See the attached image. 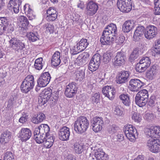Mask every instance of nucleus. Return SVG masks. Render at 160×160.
<instances>
[{"instance_id":"20","label":"nucleus","mask_w":160,"mask_h":160,"mask_svg":"<svg viewBox=\"0 0 160 160\" xmlns=\"http://www.w3.org/2000/svg\"><path fill=\"white\" fill-rule=\"evenodd\" d=\"M145 31V28L142 26H140L137 27L135 31L133 38L135 41H138L141 37L144 34Z\"/></svg>"},{"instance_id":"53","label":"nucleus","mask_w":160,"mask_h":160,"mask_svg":"<svg viewBox=\"0 0 160 160\" xmlns=\"http://www.w3.org/2000/svg\"><path fill=\"white\" fill-rule=\"evenodd\" d=\"M25 48V45L23 42L18 40L14 50L18 51L19 50H22Z\"/></svg>"},{"instance_id":"54","label":"nucleus","mask_w":160,"mask_h":160,"mask_svg":"<svg viewBox=\"0 0 160 160\" xmlns=\"http://www.w3.org/2000/svg\"><path fill=\"white\" fill-rule=\"evenodd\" d=\"M82 51L77 44L70 49V52L73 55L76 54Z\"/></svg>"},{"instance_id":"14","label":"nucleus","mask_w":160,"mask_h":160,"mask_svg":"<svg viewBox=\"0 0 160 160\" xmlns=\"http://www.w3.org/2000/svg\"><path fill=\"white\" fill-rule=\"evenodd\" d=\"M157 34V27L154 26L149 25L145 29L144 36L147 39L150 40L155 37Z\"/></svg>"},{"instance_id":"55","label":"nucleus","mask_w":160,"mask_h":160,"mask_svg":"<svg viewBox=\"0 0 160 160\" xmlns=\"http://www.w3.org/2000/svg\"><path fill=\"white\" fill-rule=\"evenodd\" d=\"M99 145L98 144L94 145L91 148L92 151V152L94 154V155L102 150V149L99 147Z\"/></svg>"},{"instance_id":"18","label":"nucleus","mask_w":160,"mask_h":160,"mask_svg":"<svg viewBox=\"0 0 160 160\" xmlns=\"http://www.w3.org/2000/svg\"><path fill=\"white\" fill-rule=\"evenodd\" d=\"M31 135V131L29 129L22 128L19 132L18 137L22 142H26L30 138Z\"/></svg>"},{"instance_id":"35","label":"nucleus","mask_w":160,"mask_h":160,"mask_svg":"<svg viewBox=\"0 0 160 160\" xmlns=\"http://www.w3.org/2000/svg\"><path fill=\"white\" fill-rule=\"evenodd\" d=\"M120 99L122 102L126 106H129L130 104L129 97L127 94L121 95L119 96Z\"/></svg>"},{"instance_id":"56","label":"nucleus","mask_w":160,"mask_h":160,"mask_svg":"<svg viewBox=\"0 0 160 160\" xmlns=\"http://www.w3.org/2000/svg\"><path fill=\"white\" fill-rule=\"evenodd\" d=\"M41 134V131L40 126L37 128H35L34 132V138H36L38 139V136H39ZM37 140L39 142V140Z\"/></svg>"},{"instance_id":"39","label":"nucleus","mask_w":160,"mask_h":160,"mask_svg":"<svg viewBox=\"0 0 160 160\" xmlns=\"http://www.w3.org/2000/svg\"><path fill=\"white\" fill-rule=\"evenodd\" d=\"M112 54L110 52L108 51L105 53L103 55V60L104 62L107 63L111 60Z\"/></svg>"},{"instance_id":"1","label":"nucleus","mask_w":160,"mask_h":160,"mask_svg":"<svg viewBox=\"0 0 160 160\" xmlns=\"http://www.w3.org/2000/svg\"><path fill=\"white\" fill-rule=\"evenodd\" d=\"M89 126V122L86 117L80 116L77 118L74 124V130L78 134L85 132Z\"/></svg>"},{"instance_id":"63","label":"nucleus","mask_w":160,"mask_h":160,"mask_svg":"<svg viewBox=\"0 0 160 160\" xmlns=\"http://www.w3.org/2000/svg\"><path fill=\"white\" fill-rule=\"evenodd\" d=\"M58 99V97L57 96H56L52 95V96H51L49 101L51 104L54 105L56 103Z\"/></svg>"},{"instance_id":"38","label":"nucleus","mask_w":160,"mask_h":160,"mask_svg":"<svg viewBox=\"0 0 160 160\" xmlns=\"http://www.w3.org/2000/svg\"><path fill=\"white\" fill-rule=\"evenodd\" d=\"M18 21L20 22L22 27H26L29 25V22L26 17L21 16L19 17Z\"/></svg>"},{"instance_id":"37","label":"nucleus","mask_w":160,"mask_h":160,"mask_svg":"<svg viewBox=\"0 0 160 160\" xmlns=\"http://www.w3.org/2000/svg\"><path fill=\"white\" fill-rule=\"evenodd\" d=\"M137 95H138L140 97L143 98L145 101L148 102V91L146 89H143L139 91Z\"/></svg>"},{"instance_id":"24","label":"nucleus","mask_w":160,"mask_h":160,"mask_svg":"<svg viewBox=\"0 0 160 160\" xmlns=\"http://www.w3.org/2000/svg\"><path fill=\"white\" fill-rule=\"evenodd\" d=\"M60 53L59 52L56 51L53 55L51 60L52 65L55 67H57L60 63Z\"/></svg>"},{"instance_id":"6","label":"nucleus","mask_w":160,"mask_h":160,"mask_svg":"<svg viewBox=\"0 0 160 160\" xmlns=\"http://www.w3.org/2000/svg\"><path fill=\"white\" fill-rule=\"evenodd\" d=\"M147 145L151 152L157 153L160 151V140L151 138L148 140Z\"/></svg>"},{"instance_id":"59","label":"nucleus","mask_w":160,"mask_h":160,"mask_svg":"<svg viewBox=\"0 0 160 160\" xmlns=\"http://www.w3.org/2000/svg\"><path fill=\"white\" fill-rule=\"evenodd\" d=\"M52 90L49 88L45 89L42 92V95L48 96H51L52 93Z\"/></svg>"},{"instance_id":"4","label":"nucleus","mask_w":160,"mask_h":160,"mask_svg":"<svg viewBox=\"0 0 160 160\" xmlns=\"http://www.w3.org/2000/svg\"><path fill=\"white\" fill-rule=\"evenodd\" d=\"M123 131L126 137L130 141L134 142L135 141V134L137 132L134 127L132 125H126L124 126Z\"/></svg>"},{"instance_id":"41","label":"nucleus","mask_w":160,"mask_h":160,"mask_svg":"<svg viewBox=\"0 0 160 160\" xmlns=\"http://www.w3.org/2000/svg\"><path fill=\"white\" fill-rule=\"evenodd\" d=\"M106 29H108L112 34H114L112 36H115L117 32V28L115 24L112 23L108 25Z\"/></svg>"},{"instance_id":"17","label":"nucleus","mask_w":160,"mask_h":160,"mask_svg":"<svg viewBox=\"0 0 160 160\" xmlns=\"http://www.w3.org/2000/svg\"><path fill=\"white\" fill-rule=\"evenodd\" d=\"M70 134L69 128L66 126L61 128L58 132L60 139L63 141L69 140Z\"/></svg>"},{"instance_id":"64","label":"nucleus","mask_w":160,"mask_h":160,"mask_svg":"<svg viewBox=\"0 0 160 160\" xmlns=\"http://www.w3.org/2000/svg\"><path fill=\"white\" fill-rule=\"evenodd\" d=\"M46 137V136L41 134H40L39 136H38V138H37V140H39V142L37 140V139H36V138L34 139L37 143L40 144L43 143Z\"/></svg>"},{"instance_id":"8","label":"nucleus","mask_w":160,"mask_h":160,"mask_svg":"<svg viewBox=\"0 0 160 160\" xmlns=\"http://www.w3.org/2000/svg\"><path fill=\"white\" fill-rule=\"evenodd\" d=\"M91 123L93 130L95 132H98L102 130L104 121L102 117H96L91 120Z\"/></svg>"},{"instance_id":"5","label":"nucleus","mask_w":160,"mask_h":160,"mask_svg":"<svg viewBox=\"0 0 160 160\" xmlns=\"http://www.w3.org/2000/svg\"><path fill=\"white\" fill-rule=\"evenodd\" d=\"M118 8L123 12L127 13L130 12L132 8L131 0H118L117 2Z\"/></svg>"},{"instance_id":"22","label":"nucleus","mask_w":160,"mask_h":160,"mask_svg":"<svg viewBox=\"0 0 160 160\" xmlns=\"http://www.w3.org/2000/svg\"><path fill=\"white\" fill-rule=\"evenodd\" d=\"M25 13L27 14L30 20H32L36 18V15L33 11L30 8V6L28 4H26L23 7Z\"/></svg>"},{"instance_id":"50","label":"nucleus","mask_w":160,"mask_h":160,"mask_svg":"<svg viewBox=\"0 0 160 160\" xmlns=\"http://www.w3.org/2000/svg\"><path fill=\"white\" fill-rule=\"evenodd\" d=\"M66 88L77 91L78 87L76 83L73 82L70 83L68 85H67Z\"/></svg>"},{"instance_id":"12","label":"nucleus","mask_w":160,"mask_h":160,"mask_svg":"<svg viewBox=\"0 0 160 160\" xmlns=\"http://www.w3.org/2000/svg\"><path fill=\"white\" fill-rule=\"evenodd\" d=\"M102 92L105 97H108L110 100H112L115 97L116 91L113 87L106 86L102 88Z\"/></svg>"},{"instance_id":"23","label":"nucleus","mask_w":160,"mask_h":160,"mask_svg":"<svg viewBox=\"0 0 160 160\" xmlns=\"http://www.w3.org/2000/svg\"><path fill=\"white\" fill-rule=\"evenodd\" d=\"M54 138L55 136L52 135L46 136L43 142L44 147L48 148H51L53 144Z\"/></svg>"},{"instance_id":"26","label":"nucleus","mask_w":160,"mask_h":160,"mask_svg":"<svg viewBox=\"0 0 160 160\" xmlns=\"http://www.w3.org/2000/svg\"><path fill=\"white\" fill-rule=\"evenodd\" d=\"M75 78L77 81H82L85 78L84 70L79 69L76 70L75 72Z\"/></svg>"},{"instance_id":"51","label":"nucleus","mask_w":160,"mask_h":160,"mask_svg":"<svg viewBox=\"0 0 160 160\" xmlns=\"http://www.w3.org/2000/svg\"><path fill=\"white\" fill-rule=\"evenodd\" d=\"M91 99L93 103H98L100 99V94L96 93L92 94Z\"/></svg>"},{"instance_id":"49","label":"nucleus","mask_w":160,"mask_h":160,"mask_svg":"<svg viewBox=\"0 0 160 160\" xmlns=\"http://www.w3.org/2000/svg\"><path fill=\"white\" fill-rule=\"evenodd\" d=\"M18 40V39L15 38H12L11 40L9 41V47L14 50L15 48L16 47V45Z\"/></svg>"},{"instance_id":"9","label":"nucleus","mask_w":160,"mask_h":160,"mask_svg":"<svg viewBox=\"0 0 160 160\" xmlns=\"http://www.w3.org/2000/svg\"><path fill=\"white\" fill-rule=\"evenodd\" d=\"M51 78L50 75L48 72L43 73L37 80V86L40 88L46 87L49 82Z\"/></svg>"},{"instance_id":"13","label":"nucleus","mask_w":160,"mask_h":160,"mask_svg":"<svg viewBox=\"0 0 160 160\" xmlns=\"http://www.w3.org/2000/svg\"><path fill=\"white\" fill-rule=\"evenodd\" d=\"M98 9L97 4L93 1H90L87 4L86 6V14L89 16H92L95 14Z\"/></svg>"},{"instance_id":"27","label":"nucleus","mask_w":160,"mask_h":160,"mask_svg":"<svg viewBox=\"0 0 160 160\" xmlns=\"http://www.w3.org/2000/svg\"><path fill=\"white\" fill-rule=\"evenodd\" d=\"M114 40V38L112 37H110L102 35L100 41L101 43L103 45H110Z\"/></svg>"},{"instance_id":"15","label":"nucleus","mask_w":160,"mask_h":160,"mask_svg":"<svg viewBox=\"0 0 160 160\" xmlns=\"http://www.w3.org/2000/svg\"><path fill=\"white\" fill-rule=\"evenodd\" d=\"M22 2V0H10L7 7L9 9L13 10L15 13H17L19 12V7Z\"/></svg>"},{"instance_id":"60","label":"nucleus","mask_w":160,"mask_h":160,"mask_svg":"<svg viewBox=\"0 0 160 160\" xmlns=\"http://www.w3.org/2000/svg\"><path fill=\"white\" fill-rule=\"evenodd\" d=\"M155 132V138H159L160 137V127L159 126H155L153 128Z\"/></svg>"},{"instance_id":"34","label":"nucleus","mask_w":160,"mask_h":160,"mask_svg":"<svg viewBox=\"0 0 160 160\" xmlns=\"http://www.w3.org/2000/svg\"><path fill=\"white\" fill-rule=\"evenodd\" d=\"M156 67L153 66L146 73V76L148 78L152 80L154 78V75L156 74Z\"/></svg>"},{"instance_id":"36","label":"nucleus","mask_w":160,"mask_h":160,"mask_svg":"<svg viewBox=\"0 0 160 160\" xmlns=\"http://www.w3.org/2000/svg\"><path fill=\"white\" fill-rule=\"evenodd\" d=\"M43 59L42 58H39L36 59L35 62L34 68L37 70H41L43 67Z\"/></svg>"},{"instance_id":"43","label":"nucleus","mask_w":160,"mask_h":160,"mask_svg":"<svg viewBox=\"0 0 160 160\" xmlns=\"http://www.w3.org/2000/svg\"><path fill=\"white\" fill-rule=\"evenodd\" d=\"M153 127H152L150 128H147L145 129V132L146 134L149 137H151L152 138H155V132L153 129Z\"/></svg>"},{"instance_id":"19","label":"nucleus","mask_w":160,"mask_h":160,"mask_svg":"<svg viewBox=\"0 0 160 160\" xmlns=\"http://www.w3.org/2000/svg\"><path fill=\"white\" fill-rule=\"evenodd\" d=\"M126 57L124 53L122 52H118L114 58V65L116 66H121L124 64Z\"/></svg>"},{"instance_id":"61","label":"nucleus","mask_w":160,"mask_h":160,"mask_svg":"<svg viewBox=\"0 0 160 160\" xmlns=\"http://www.w3.org/2000/svg\"><path fill=\"white\" fill-rule=\"evenodd\" d=\"M28 116L25 113L22 114V116L19 119V122L22 123H23L27 121Z\"/></svg>"},{"instance_id":"58","label":"nucleus","mask_w":160,"mask_h":160,"mask_svg":"<svg viewBox=\"0 0 160 160\" xmlns=\"http://www.w3.org/2000/svg\"><path fill=\"white\" fill-rule=\"evenodd\" d=\"M82 59L81 57L79 56L75 60V62L79 66L85 64V63Z\"/></svg>"},{"instance_id":"16","label":"nucleus","mask_w":160,"mask_h":160,"mask_svg":"<svg viewBox=\"0 0 160 160\" xmlns=\"http://www.w3.org/2000/svg\"><path fill=\"white\" fill-rule=\"evenodd\" d=\"M46 20L48 22L54 21L57 18L58 12L53 7H49L47 10Z\"/></svg>"},{"instance_id":"7","label":"nucleus","mask_w":160,"mask_h":160,"mask_svg":"<svg viewBox=\"0 0 160 160\" xmlns=\"http://www.w3.org/2000/svg\"><path fill=\"white\" fill-rule=\"evenodd\" d=\"M101 56L98 54L94 55L90 60L88 66V69L93 72L95 71L98 68L101 62Z\"/></svg>"},{"instance_id":"11","label":"nucleus","mask_w":160,"mask_h":160,"mask_svg":"<svg viewBox=\"0 0 160 160\" xmlns=\"http://www.w3.org/2000/svg\"><path fill=\"white\" fill-rule=\"evenodd\" d=\"M130 75L129 71L123 70L119 72L116 77V82L118 84L125 83L128 81Z\"/></svg>"},{"instance_id":"44","label":"nucleus","mask_w":160,"mask_h":160,"mask_svg":"<svg viewBox=\"0 0 160 160\" xmlns=\"http://www.w3.org/2000/svg\"><path fill=\"white\" fill-rule=\"evenodd\" d=\"M118 129V127L115 124L109 125L108 126L107 130L110 134H113L115 133Z\"/></svg>"},{"instance_id":"47","label":"nucleus","mask_w":160,"mask_h":160,"mask_svg":"<svg viewBox=\"0 0 160 160\" xmlns=\"http://www.w3.org/2000/svg\"><path fill=\"white\" fill-rule=\"evenodd\" d=\"M132 118L135 122H140L142 120V117L141 115L137 112H134L132 115Z\"/></svg>"},{"instance_id":"10","label":"nucleus","mask_w":160,"mask_h":160,"mask_svg":"<svg viewBox=\"0 0 160 160\" xmlns=\"http://www.w3.org/2000/svg\"><path fill=\"white\" fill-rule=\"evenodd\" d=\"M143 85V83L139 80L133 79L130 80L128 86L129 89L132 91L137 92Z\"/></svg>"},{"instance_id":"32","label":"nucleus","mask_w":160,"mask_h":160,"mask_svg":"<svg viewBox=\"0 0 160 160\" xmlns=\"http://www.w3.org/2000/svg\"><path fill=\"white\" fill-rule=\"evenodd\" d=\"M152 55L154 56L157 54H160V39L156 42L155 46L152 49Z\"/></svg>"},{"instance_id":"31","label":"nucleus","mask_w":160,"mask_h":160,"mask_svg":"<svg viewBox=\"0 0 160 160\" xmlns=\"http://www.w3.org/2000/svg\"><path fill=\"white\" fill-rule=\"evenodd\" d=\"M135 102L136 104L139 107H142L145 106L148 102L145 101L143 98L140 97L138 95L136 94L135 97Z\"/></svg>"},{"instance_id":"30","label":"nucleus","mask_w":160,"mask_h":160,"mask_svg":"<svg viewBox=\"0 0 160 160\" xmlns=\"http://www.w3.org/2000/svg\"><path fill=\"white\" fill-rule=\"evenodd\" d=\"M40 127L41 134L46 137L50 135L49 134V128L47 124H42L40 126Z\"/></svg>"},{"instance_id":"45","label":"nucleus","mask_w":160,"mask_h":160,"mask_svg":"<svg viewBox=\"0 0 160 160\" xmlns=\"http://www.w3.org/2000/svg\"><path fill=\"white\" fill-rule=\"evenodd\" d=\"M2 21L4 33L5 31H6L7 28L10 25V24H12V23L9 22L8 19L5 17H2Z\"/></svg>"},{"instance_id":"21","label":"nucleus","mask_w":160,"mask_h":160,"mask_svg":"<svg viewBox=\"0 0 160 160\" xmlns=\"http://www.w3.org/2000/svg\"><path fill=\"white\" fill-rule=\"evenodd\" d=\"M11 137V133L8 130L3 132L1 135L0 142L2 144H5L8 143Z\"/></svg>"},{"instance_id":"2","label":"nucleus","mask_w":160,"mask_h":160,"mask_svg":"<svg viewBox=\"0 0 160 160\" xmlns=\"http://www.w3.org/2000/svg\"><path fill=\"white\" fill-rule=\"evenodd\" d=\"M34 83L33 76L32 75L28 76L24 79L21 85V92L23 93H27L33 88Z\"/></svg>"},{"instance_id":"40","label":"nucleus","mask_w":160,"mask_h":160,"mask_svg":"<svg viewBox=\"0 0 160 160\" xmlns=\"http://www.w3.org/2000/svg\"><path fill=\"white\" fill-rule=\"evenodd\" d=\"M138 51V48H135L132 52L129 57V59L131 62L138 58L139 56Z\"/></svg>"},{"instance_id":"3","label":"nucleus","mask_w":160,"mask_h":160,"mask_svg":"<svg viewBox=\"0 0 160 160\" xmlns=\"http://www.w3.org/2000/svg\"><path fill=\"white\" fill-rule=\"evenodd\" d=\"M151 64L150 59L148 57H143L137 63L136 66V70L139 72H144Z\"/></svg>"},{"instance_id":"62","label":"nucleus","mask_w":160,"mask_h":160,"mask_svg":"<svg viewBox=\"0 0 160 160\" xmlns=\"http://www.w3.org/2000/svg\"><path fill=\"white\" fill-rule=\"evenodd\" d=\"M48 101L44 98H42L41 96H40L38 98V103L40 106H42L46 103Z\"/></svg>"},{"instance_id":"42","label":"nucleus","mask_w":160,"mask_h":160,"mask_svg":"<svg viewBox=\"0 0 160 160\" xmlns=\"http://www.w3.org/2000/svg\"><path fill=\"white\" fill-rule=\"evenodd\" d=\"M74 149L75 152L77 154H80L83 151V145L78 143H75L74 145Z\"/></svg>"},{"instance_id":"33","label":"nucleus","mask_w":160,"mask_h":160,"mask_svg":"<svg viewBox=\"0 0 160 160\" xmlns=\"http://www.w3.org/2000/svg\"><path fill=\"white\" fill-rule=\"evenodd\" d=\"M79 49L82 51L86 49L88 45L87 40L85 38H82L77 43Z\"/></svg>"},{"instance_id":"52","label":"nucleus","mask_w":160,"mask_h":160,"mask_svg":"<svg viewBox=\"0 0 160 160\" xmlns=\"http://www.w3.org/2000/svg\"><path fill=\"white\" fill-rule=\"evenodd\" d=\"M4 160H15L13 154L11 152H7L4 154Z\"/></svg>"},{"instance_id":"46","label":"nucleus","mask_w":160,"mask_h":160,"mask_svg":"<svg viewBox=\"0 0 160 160\" xmlns=\"http://www.w3.org/2000/svg\"><path fill=\"white\" fill-rule=\"evenodd\" d=\"M44 28H45L47 32L50 33H52L54 30V26L50 23H47L43 25Z\"/></svg>"},{"instance_id":"48","label":"nucleus","mask_w":160,"mask_h":160,"mask_svg":"<svg viewBox=\"0 0 160 160\" xmlns=\"http://www.w3.org/2000/svg\"><path fill=\"white\" fill-rule=\"evenodd\" d=\"M77 91L68 89L67 88L65 89V94L67 97L69 98L72 97L75 95Z\"/></svg>"},{"instance_id":"29","label":"nucleus","mask_w":160,"mask_h":160,"mask_svg":"<svg viewBox=\"0 0 160 160\" xmlns=\"http://www.w3.org/2000/svg\"><path fill=\"white\" fill-rule=\"evenodd\" d=\"M94 154V156L97 160H108V157L102 150Z\"/></svg>"},{"instance_id":"25","label":"nucleus","mask_w":160,"mask_h":160,"mask_svg":"<svg viewBox=\"0 0 160 160\" xmlns=\"http://www.w3.org/2000/svg\"><path fill=\"white\" fill-rule=\"evenodd\" d=\"M134 23L130 21H126L122 26V30L125 33H128L132 30L133 27Z\"/></svg>"},{"instance_id":"28","label":"nucleus","mask_w":160,"mask_h":160,"mask_svg":"<svg viewBox=\"0 0 160 160\" xmlns=\"http://www.w3.org/2000/svg\"><path fill=\"white\" fill-rule=\"evenodd\" d=\"M27 37L30 42H34L39 40V36L37 32L27 33Z\"/></svg>"},{"instance_id":"57","label":"nucleus","mask_w":160,"mask_h":160,"mask_svg":"<svg viewBox=\"0 0 160 160\" xmlns=\"http://www.w3.org/2000/svg\"><path fill=\"white\" fill-rule=\"evenodd\" d=\"M89 54L87 52H84L82 54L79 55V56H81L83 60L86 63L88 61L89 58Z\"/></svg>"}]
</instances>
